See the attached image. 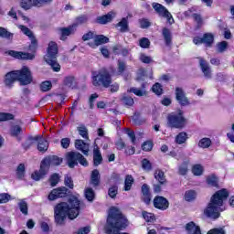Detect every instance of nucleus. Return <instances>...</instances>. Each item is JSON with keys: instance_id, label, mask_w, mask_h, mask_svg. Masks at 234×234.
I'll list each match as a JSON object with an SVG mask.
<instances>
[{"instance_id": "1", "label": "nucleus", "mask_w": 234, "mask_h": 234, "mask_svg": "<svg viewBox=\"0 0 234 234\" xmlns=\"http://www.w3.org/2000/svg\"><path fill=\"white\" fill-rule=\"evenodd\" d=\"M56 226H65L67 218L76 220L81 212V200L76 196H70L68 201L57 203L53 208Z\"/></svg>"}, {"instance_id": "2", "label": "nucleus", "mask_w": 234, "mask_h": 234, "mask_svg": "<svg viewBox=\"0 0 234 234\" xmlns=\"http://www.w3.org/2000/svg\"><path fill=\"white\" fill-rule=\"evenodd\" d=\"M112 76H116V69L112 66L101 68L98 71L91 72V82L93 87L110 88V92L114 93L120 90V84L114 82L112 84Z\"/></svg>"}, {"instance_id": "3", "label": "nucleus", "mask_w": 234, "mask_h": 234, "mask_svg": "<svg viewBox=\"0 0 234 234\" xmlns=\"http://www.w3.org/2000/svg\"><path fill=\"white\" fill-rule=\"evenodd\" d=\"M229 198V191L227 188H221L216 191L210 197V201L203 210V215L207 218L217 220L220 218V212L223 211L224 202Z\"/></svg>"}, {"instance_id": "4", "label": "nucleus", "mask_w": 234, "mask_h": 234, "mask_svg": "<svg viewBox=\"0 0 234 234\" xmlns=\"http://www.w3.org/2000/svg\"><path fill=\"white\" fill-rule=\"evenodd\" d=\"M16 81H18L22 87L30 85L34 81L30 69L23 66L21 69L12 70L5 75L4 83L7 89H12Z\"/></svg>"}, {"instance_id": "5", "label": "nucleus", "mask_w": 234, "mask_h": 234, "mask_svg": "<svg viewBox=\"0 0 234 234\" xmlns=\"http://www.w3.org/2000/svg\"><path fill=\"white\" fill-rule=\"evenodd\" d=\"M167 125L170 129L182 130L187 125V118L184 115V111L178 110L177 112H171L166 117Z\"/></svg>"}, {"instance_id": "6", "label": "nucleus", "mask_w": 234, "mask_h": 234, "mask_svg": "<svg viewBox=\"0 0 234 234\" xmlns=\"http://www.w3.org/2000/svg\"><path fill=\"white\" fill-rule=\"evenodd\" d=\"M66 160L70 169H74L79 164L83 165V167H89V161H87V158H85L80 152H68L66 154Z\"/></svg>"}, {"instance_id": "7", "label": "nucleus", "mask_w": 234, "mask_h": 234, "mask_svg": "<svg viewBox=\"0 0 234 234\" xmlns=\"http://www.w3.org/2000/svg\"><path fill=\"white\" fill-rule=\"evenodd\" d=\"M154 176L157 184L153 185V191L155 195H160V193H162V187L167 186V178H165L164 171L160 169L155 170Z\"/></svg>"}, {"instance_id": "8", "label": "nucleus", "mask_w": 234, "mask_h": 234, "mask_svg": "<svg viewBox=\"0 0 234 234\" xmlns=\"http://www.w3.org/2000/svg\"><path fill=\"white\" fill-rule=\"evenodd\" d=\"M71 193L72 192L67 188V186L57 187L49 192L48 200H49V202H54V200H58V198H67Z\"/></svg>"}, {"instance_id": "9", "label": "nucleus", "mask_w": 234, "mask_h": 234, "mask_svg": "<svg viewBox=\"0 0 234 234\" xmlns=\"http://www.w3.org/2000/svg\"><path fill=\"white\" fill-rule=\"evenodd\" d=\"M153 8L159 16V17H164L165 19H166L169 25H173L175 23V18H173V15H171V12H169V10H167L166 7L164 6L162 4L154 3Z\"/></svg>"}, {"instance_id": "10", "label": "nucleus", "mask_w": 234, "mask_h": 234, "mask_svg": "<svg viewBox=\"0 0 234 234\" xmlns=\"http://www.w3.org/2000/svg\"><path fill=\"white\" fill-rule=\"evenodd\" d=\"M192 41L194 45H205L207 48H211L213 47V43H215V35L212 33H204L202 37H194Z\"/></svg>"}, {"instance_id": "11", "label": "nucleus", "mask_w": 234, "mask_h": 234, "mask_svg": "<svg viewBox=\"0 0 234 234\" xmlns=\"http://www.w3.org/2000/svg\"><path fill=\"white\" fill-rule=\"evenodd\" d=\"M28 140L30 142H37V149L39 151V153L44 154L48 151V141L42 135L29 136Z\"/></svg>"}, {"instance_id": "12", "label": "nucleus", "mask_w": 234, "mask_h": 234, "mask_svg": "<svg viewBox=\"0 0 234 234\" xmlns=\"http://www.w3.org/2000/svg\"><path fill=\"white\" fill-rule=\"evenodd\" d=\"M153 206L159 211H167L169 209V200L163 196H155L153 199Z\"/></svg>"}, {"instance_id": "13", "label": "nucleus", "mask_w": 234, "mask_h": 234, "mask_svg": "<svg viewBox=\"0 0 234 234\" xmlns=\"http://www.w3.org/2000/svg\"><path fill=\"white\" fill-rule=\"evenodd\" d=\"M58 52L59 48L58 47V43L55 41H50L48 45L47 54L44 56L45 61H48L49 59H57Z\"/></svg>"}, {"instance_id": "14", "label": "nucleus", "mask_w": 234, "mask_h": 234, "mask_svg": "<svg viewBox=\"0 0 234 234\" xmlns=\"http://www.w3.org/2000/svg\"><path fill=\"white\" fill-rule=\"evenodd\" d=\"M42 165H45L46 169L48 171L50 165L58 166L63 164V158L58 155H48L41 161Z\"/></svg>"}, {"instance_id": "15", "label": "nucleus", "mask_w": 234, "mask_h": 234, "mask_svg": "<svg viewBox=\"0 0 234 234\" xmlns=\"http://www.w3.org/2000/svg\"><path fill=\"white\" fill-rule=\"evenodd\" d=\"M175 94L176 100L181 107H187V105H191V102L189 101V99L183 88L176 87Z\"/></svg>"}, {"instance_id": "16", "label": "nucleus", "mask_w": 234, "mask_h": 234, "mask_svg": "<svg viewBox=\"0 0 234 234\" xmlns=\"http://www.w3.org/2000/svg\"><path fill=\"white\" fill-rule=\"evenodd\" d=\"M142 193V202L145 204V206H151V201L153 200V194H151V186L147 184H143L141 186Z\"/></svg>"}, {"instance_id": "17", "label": "nucleus", "mask_w": 234, "mask_h": 234, "mask_svg": "<svg viewBox=\"0 0 234 234\" xmlns=\"http://www.w3.org/2000/svg\"><path fill=\"white\" fill-rule=\"evenodd\" d=\"M199 67L201 69V71L203 72L205 78L207 80H211L212 74H211V67H209V63L202 58H199Z\"/></svg>"}, {"instance_id": "18", "label": "nucleus", "mask_w": 234, "mask_h": 234, "mask_svg": "<svg viewBox=\"0 0 234 234\" xmlns=\"http://www.w3.org/2000/svg\"><path fill=\"white\" fill-rule=\"evenodd\" d=\"M90 184L96 187H100L101 184V175H100V170L94 169L90 174Z\"/></svg>"}, {"instance_id": "19", "label": "nucleus", "mask_w": 234, "mask_h": 234, "mask_svg": "<svg viewBox=\"0 0 234 234\" xmlns=\"http://www.w3.org/2000/svg\"><path fill=\"white\" fill-rule=\"evenodd\" d=\"M19 5L23 10H31L34 6L40 8L39 0H19Z\"/></svg>"}, {"instance_id": "20", "label": "nucleus", "mask_w": 234, "mask_h": 234, "mask_svg": "<svg viewBox=\"0 0 234 234\" xmlns=\"http://www.w3.org/2000/svg\"><path fill=\"white\" fill-rule=\"evenodd\" d=\"M116 14L114 12L110 11L106 15L98 16L96 19V23L99 25H107V23L112 22V19H114Z\"/></svg>"}, {"instance_id": "21", "label": "nucleus", "mask_w": 234, "mask_h": 234, "mask_svg": "<svg viewBox=\"0 0 234 234\" xmlns=\"http://www.w3.org/2000/svg\"><path fill=\"white\" fill-rule=\"evenodd\" d=\"M75 148L77 151H81L84 156L89 155V144L81 139L75 140Z\"/></svg>"}, {"instance_id": "22", "label": "nucleus", "mask_w": 234, "mask_h": 234, "mask_svg": "<svg viewBox=\"0 0 234 234\" xmlns=\"http://www.w3.org/2000/svg\"><path fill=\"white\" fill-rule=\"evenodd\" d=\"M115 28H119V31L122 34H125V32H129L131 29L129 28V16L122 17L120 22L115 25Z\"/></svg>"}, {"instance_id": "23", "label": "nucleus", "mask_w": 234, "mask_h": 234, "mask_svg": "<svg viewBox=\"0 0 234 234\" xmlns=\"http://www.w3.org/2000/svg\"><path fill=\"white\" fill-rule=\"evenodd\" d=\"M206 182L208 187H215L216 189H220V185L218 184V176L215 174H211L207 176Z\"/></svg>"}, {"instance_id": "24", "label": "nucleus", "mask_w": 234, "mask_h": 234, "mask_svg": "<svg viewBox=\"0 0 234 234\" xmlns=\"http://www.w3.org/2000/svg\"><path fill=\"white\" fill-rule=\"evenodd\" d=\"M47 173H48V170L47 169V167L42 163H40L39 171H35L31 175V178H32V180H35L36 182H38V180H41V178H43V176H45L47 175Z\"/></svg>"}, {"instance_id": "25", "label": "nucleus", "mask_w": 234, "mask_h": 234, "mask_svg": "<svg viewBox=\"0 0 234 234\" xmlns=\"http://www.w3.org/2000/svg\"><path fill=\"white\" fill-rule=\"evenodd\" d=\"M72 34H76V28L73 25L69 26L68 27L60 28V40L65 41L68 36H72Z\"/></svg>"}, {"instance_id": "26", "label": "nucleus", "mask_w": 234, "mask_h": 234, "mask_svg": "<svg viewBox=\"0 0 234 234\" xmlns=\"http://www.w3.org/2000/svg\"><path fill=\"white\" fill-rule=\"evenodd\" d=\"M101 162H103V156H101V152H100V146L95 144L93 148V165L98 167Z\"/></svg>"}, {"instance_id": "27", "label": "nucleus", "mask_w": 234, "mask_h": 234, "mask_svg": "<svg viewBox=\"0 0 234 234\" xmlns=\"http://www.w3.org/2000/svg\"><path fill=\"white\" fill-rule=\"evenodd\" d=\"M106 43H109V38L105 35H95L94 44L90 43L89 45L91 48H95V47H100V45H105Z\"/></svg>"}, {"instance_id": "28", "label": "nucleus", "mask_w": 234, "mask_h": 234, "mask_svg": "<svg viewBox=\"0 0 234 234\" xmlns=\"http://www.w3.org/2000/svg\"><path fill=\"white\" fill-rule=\"evenodd\" d=\"M162 36L165 39L166 47H171V45H173V34H171V30H169L167 27H163Z\"/></svg>"}, {"instance_id": "29", "label": "nucleus", "mask_w": 234, "mask_h": 234, "mask_svg": "<svg viewBox=\"0 0 234 234\" xmlns=\"http://www.w3.org/2000/svg\"><path fill=\"white\" fill-rule=\"evenodd\" d=\"M84 197L88 202H94L96 200V192L92 187H86L84 189Z\"/></svg>"}, {"instance_id": "30", "label": "nucleus", "mask_w": 234, "mask_h": 234, "mask_svg": "<svg viewBox=\"0 0 234 234\" xmlns=\"http://www.w3.org/2000/svg\"><path fill=\"white\" fill-rule=\"evenodd\" d=\"M127 70V63L122 59L117 60V71L115 69V76H122Z\"/></svg>"}, {"instance_id": "31", "label": "nucleus", "mask_w": 234, "mask_h": 234, "mask_svg": "<svg viewBox=\"0 0 234 234\" xmlns=\"http://www.w3.org/2000/svg\"><path fill=\"white\" fill-rule=\"evenodd\" d=\"M133 184H134V177L132 175H126L124 177L123 191H131L133 189Z\"/></svg>"}, {"instance_id": "32", "label": "nucleus", "mask_w": 234, "mask_h": 234, "mask_svg": "<svg viewBox=\"0 0 234 234\" xmlns=\"http://www.w3.org/2000/svg\"><path fill=\"white\" fill-rule=\"evenodd\" d=\"M88 21H89V16L80 15L75 17V22L72 25L77 29L78 27H80L81 25H85Z\"/></svg>"}, {"instance_id": "33", "label": "nucleus", "mask_w": 234, "mask_h": 234, "mask_svg": "<svg viewBox=\"0 0 234 234\" xmlns=\"http://www.w3.org/2000/svg\"><path fill=\"white\" fill-rule=\"evenodd\" d=\"M0 37L2 39H7V41H12L14 39V33L8 31L7 28L0 27Z\"/></svg>"}, {"instance_id": "34", "label": "nucleus", "mask_w": 234, "mask_h": 234, "mask_svg": "<svg viewBox=\"0 0 234 234\" xmlns=\"http://www.w3.org/2000/svg\"><path fill=\"white\" fill-rule=\"evenodd\" d=\"M187 133L186 132H180L176 136V144H178V145H182V144H186L187 142Z\"/></svg>"}, {"instance_id": "35", "label": "nucleus", "mask_w": 234, "mask_h": 234, "mask_svg": "<svg viewBox=\"0 0 234 234\" xmlns=\"http://www.w3.org/2000/svg\"><path fill=\"white\" fill-rule=\"evenodd\" d=\"M48 65H50L54 72H59L61 70V66L58 63V58H50L49 60H46Z\"/></svg>"}, {"instance_id": "36", "label": "nucleus", "mask_w": 234, "mask_h": 234, "mask_svg": "<svg viewBox=\"0 0 234 234\" xmlns=\"http://www.w3.org/2000/svg\"><path fill=\"white\" fill-rule=\"evenodd\" d=\"M184 199L186 200V202H193V200L197 199V191H195V190L186 191Z\"/></svg>"}, {"instance_id": "37", "label": "nucleus", "mask_w": 234, "mask_h": 234, "mask_svg": "<svg viewBox=\"0 0 234 234\" xmlns=\"http://www.w3.org/2000/svg\"><path fill=\"white\" fill-rule=\"evenodd\" d=\"M212 144L213 143L211 142L210 138L204 137L198 142V147L201 149H209Z\"/></svg>"}, {"instance_id": "38", "label": "nucleus", "mask_w": 234, "mask_h": 234, "mask_svg": "<svg viewBox=\"0 0 234 234\" xmlns=\"http://www.w3.org/2000/svg\"><path fill=\"white\" fill-rule=\"evenodd\" d=\"M152 91L156 96H162V94H164V87L162 86V84H160V82H155L152 86Z\"/></svg>"}, {"instance_id": "39", "label": "nucleus", "mask_w": 234, "mask_h": 234, "mask_svg": "<svg viewBox=\"0 0 234 234\" xmlns=\"http://www.w3.org/2000/svg\"><path fill=\"white\" fill-rule=\"evenodd\" d=\"M192 173L194 176H202V175H204V166L201 165H194L192 166Z\"/></svg>"}, {"instance_id": "40", "label": "nucleus", "mask_w": 234, "mask_h": 234, "mask_svg": "<svg viewBox=\"0 0 234 234\" xmlns=\"http://www.w3.org/2000/svg\"><path fill=\"white\" fill-rule=\"evenodd\" d=\"M143 215V218L145 220V222H154V220H156V217L154 216V214L151 213V212H147V211H143L142 212Z\"/></svg>"}, {"instance_id": "41", "label": "nucleus", "mask_w": 234, "mask_h": 234, "mask_svg": "<svg viewBox=\"0 0 234 234\" xmlns=\"http://www.w3.org/2000/svg\"><path fill=\"white\" fill-rule=\"evenodd\" d=\"M118 196V185H112L108 188V197L110 198H116Z\"/></svg>"}, {"instance_id": "42", "label": "nucleus", "mask_w": 234, "mask_h": 234, "mask_svg": "<svg viewBox=\"0 0 234 234\" xmlns=\"http://www.w3.org/2000/svg\"><path fill=\"white\" fill-rule=\"evenodd\" d=\"M52 89V82L50 80H45L40 83L41 92H48Z\"/></svg>"}, {"instance_id": "43", "label": "nucleus", "mask_w": 234, "mask_h": 234, "mask_svg": "<svg viewBox=\"0 0 234 234\" xmlns=\"http://www.w3.org/2000/svg\"><path fill=\"white\" fill-rule=\"evenodd\" d=\"M19 28L23 32V34H25V36H27V37H29L30 39H34L36 37L32 30L27 27V26L20 25Z\"/></svg>"}, {"instance_id": "44", "label": "nucleus", "mask_w": 234, "mask_h": 234, "mask_svg": "<svg viewBox=\"0 0 234 234\" xmlns=\"http://www.w3.org/2000/svg\"><path fill=\"white\" fill-rule=\"evenodd\" d=\"M64 185L68 189H74V180H72V176L66 175L64 176Z\"/></svg>"}, {"instance_id": "45", "label": "nucleus", "mask_w": 234, "mask_h": 234, "mask_svg": "<svg viewBox=\"0 0 234 234\" xmlns=\"http://www.w3.org/2000/svg\"><path fill=\"white\" fill-rule=\"evenodd\" d=\"M16 176L18 180L25 178V164H19L16 168Z\"/></svg>"}, {"instance_id": "46", "label": "nucleus", "mask_w": 234, "mask_h": 234, "mask_svg": "<svg viewBox=\"0 0 234 234\" xmlns=\"http://www.w3.org/2000/svg\"><path fill=\"white\" fill-rule=\"evenodd\" d=\"M142 164V167L144 169V171H152L153 170V164L151 163V161H149V159L144 158L141 161Z\"/></svg>"}, {"instance_id": "47", "label": "nucleus", "mask_w": 234, "mask_h": 234, "mask_svg": "<svg viewBox=\"0 0 234 234\" xmlns=\"http://www.w3.org/2000/svg\"><path fill=\"white\" fill-rule=\"evenodd\" d=\"M76 78L74 76H67L64 78L63 83L66 87H74Z\"/></svg>"}, {"instance_id": "48", "label": "nucleus", "mask_w": 234, "mask_h": 234, "mask_svg": "<svg viewBox=\"0 0 234 234\" xmlns=\"http://www.w3.org/2000/svg\"><path fill=\"white\" fill-rule=\"evenodd\" d=\"M49 183L51 187H56L59 184V174L55 173L49 177Z\"/></svg>"}, {"instance_id": "49", "label": "nucleus", "mask_w": 234, "mask_h": 234, "mask_svg": "<svg viewBox=\"0 0 234 234\" xmlns=\"http://www.w3.org/2000/svg\"><path fill=\"white\" fill-rule=\"evenodd\" d=\"M78 131L80 136L84 138V140H89V130H87V127H85L84 125L80 126L78 127Z\"/></svg>"}, {"instance_id": "50", "label": "nucleus", "mask_w": 234, "mask_h": 234, "mask_svg": "<svg viewBox=\"0 0 234 234\" xmlns=\"http://www.w3.org/2000/svg\"><path fill=\"white\" fill-rule=\"evenodd\" d=\"M21 133H23V128L19 125H15L11 128V136L14 138H17Z\"/></svg>"}, {"instance_id": "51", "label": "nucleus", "mask_w": 234, "mask_h": 234, "mask_svg": "<svg viewBox=\"0 0 234 234\" xmlns=\"http://www.w3.org/2000/svg\"><path fill=\"white\" fill-rule=\"evenodd\" d=\"M16 116L12 113L8 112H0V122H10V120H14Z\"/></svg>"}, {"instance_id": "52", "label": "nucleus", "mask_w": 234, "mask_h": 234, "mask_svg": "<svg viewBox=\"0 0 234 234\" xmlns=\"http://www.w3.org/2000/svg\"><path fill=\"white\" fill-rule=\"evenodd\" d=\"M153 147H154V144L153 143V141H145L142 144V149L146 153L153 151Z\"/></svg>"}, {"instance_id": "53", "label": "nucleus", "mask_w": 234, "mask_h": 234, "mask_svg": "<svg viewBox=\"0 0 234 234\" xmlns=\"http://www.w3.org/2000/svg\"><path fill=\"white\" fill-rule=\"evenodd\" d=\"M197 228H200L199 226H197V224H195V222L190 221L186 225V230L187 231V233L191 234V233H195V231H197Z\"/></svg>"}, {"instance_id": "54", "label": "nucleus", "mask_w": 234, "mask_h": 234, "mask_svg": "<svg viewBox=\"0 0 234 234\" xmlns=\"http://www.w3.org/2000/svg\"><path fill=\"white\" fill-rule=\"evenodd\" d=\"M28 50L32 54L37 52V38H31V44L28 46Z\"/></svg>"}, {"instance_id": "55", "label": "nucleus", "mask_w": 234, "mask_h": 234, "mask_svg": "<svg viewBox=\"0 0 234 234\" xmlns=\"http://www.w3.org/2000/svg\"><path fill=\"white\" fill-rule=\"evenodd\" d=\"M139 47H141V48H149V47H151V40H149L147 37L140 38Z\"/></svg>"}, {"instance_id": "56", "label": "nucleus", "mask_w": 234, "mask_h": 234, "mask_svg": "<svg viewBox=\"0 0 234 234\" xmlns=\"http://www.w3.org/2000/svg\"><path fill=\"white\" fill-rule=\"evenodd\" d=\"M139 59L142 63H144L145 65H149V63H153V58L145 55V53H141Z\"/></svg>"}, {"instance_id": "57", "label": "nucleus", "mask_w": 234, "mask_h": 234, "mask_svg": "<svg viewBox=\"0 0 234 234\" xmlns=\"http://www.w3.org/2000/svg\"><path fill=\"white\" fill-rule=\"evenodd\" d=\"M122 101L126 107H133L134 105V99H133V97L124 96L122 97Z\"/></svg>"}, {"instance_id": "58", "label": "nucleus", "mask_w": 234, "mask_h": 234, "mask_svg": "<svg viewBox=\"0 0 234 234\" xmlns=\"http://www.w3.org/2000/svg\"><path fill=\"white\" fill-rule=\"evenodd\" d=\"M18 207L23 215H28V204H27V201H20Z\"/></svg>"}, {"instance_id": "59", "label": "nucleus", "mask_w": 234, "mask_h": 234, "mask_svg": "<svg viewBox=\"0 0 234 234\" xmlns=\"http://www.w3.org/2000/svg\"><path fill=\"white\" fill-rule=\"evenodd\" d=\"M128 92H133V94H134L135 96H139V97H142V96H144L145 95V91L143 90H140V89H137V88H130L128 90Z\"/></svg>"}, {"instance_id": "60", "label": "nucleus", "mask_w": 234, "mask_h": 234, "mask_svg": "<svg viewBox=\"0 0 234 234\" xmlns=\"http://www.w3.org/2000/svg\"><path fill=\"white\" fill-rule=\"evenodd\" d=\"M98 98H100V95H98V93H92L90 98H89V105H90V109H94V102L96 101V100H98Z\"/></svg>"}, {"instance_id": "61", "label": "nucleus", "mask_w": 234, "mask_h": 234, "mask_svg": "<svg viewBox=\"0 0 234 234\" xmlns=\"http://www.w3.org/2000/svg\"><path fill=\"white\" fill-rule=\"evenodd\" d=\"M187 171H189V169L187 168V164L186 163L178 167V175L181 176H186V175H187Z\"/></svg>"}, {"instance_id": "62", "label": "nucleus", "mask_w": 234, "mask_h": 234, "mask_svg": "<svg viewBox=\"0 0 234 234\" xmlns=\"http://www.w3.org/2000/svg\"><path fill=\"white\" fill-rule=\"evenodd\" d=\"M10 198H12V197L8 193L0 194V204H6L7 202H10Z\"/></svg>"}, {"instance_id": "63", "label": "nucleus", "mask_w": 234, "mask_h": 234, "mask_svg": "<svg viewBox=\"0 0 234 234\" xmlns=\"http://www.w3.org/2000/svg\"><path fill=\"white\" fill-rule=\"evenodd\" d=\"M139 24H140L141 28H149V27L151 26V23L147 18L140 19Z\"/></svg>"}, {"instance_id": "64", "label": "nucleus", "mask_w": 234, "mask_h": 234, "mask_svg": "<svg viewBox=\"0 0 234 234\" xmlns=\"http://www.w3.org/2000/svg\"><path fill=\"white\" fill-rule=\"evenodd\" d=\"M207 234H226V230L224 229H212Z\"/></svg>"}]
</instances>
